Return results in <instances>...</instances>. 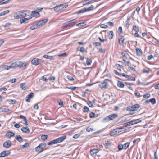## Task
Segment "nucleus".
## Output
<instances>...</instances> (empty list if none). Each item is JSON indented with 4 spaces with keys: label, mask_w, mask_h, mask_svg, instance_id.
<instances>
[{
    "label": "nucleus",
    "mask_w": 159,
    "mask_h": 159,
    "mask_svg": "<svg viewBox=\"0 0 159 159\" xmlns=\"http://www.w3.org/2000/svg\"><path fill=\"white\" fill-rule=\"evenodd\" d=\"M30 15V11L27 10L19 11L15 13L14 17L15 19H21L22 18L29 16Z\"/></svg>",
    "instance_id": "f257e3e1"
},
{
    "label": "nucleus",
    "mask_w": 159,
    "mask_h": 159,
    "mask_svg": "<svg viewBox=\"0 0 159 159\" xmlns=\"http://www.w3.org/2000/svg\"><path fill=\"white\" fill-rule=\"evenodd\" d=\"M66 138V136H63L60 137L54 140L50 141L48 143V145H51L54 144L60 143L63 141Z\"/></svg>",
    "instance_id": "f03ea898"
},
{
    "label": "nucleus",
    "mask_w": 159,
    "mask_h": 159,
    "mask_svg": "<svg viewBox=\"0 0 159 159\" xmlns=\"http://www.w3.org/2000/svg\"><path fill=\"white\" fill-rule=\"evenodd\" d=\"M11 65L12 68H14L17 67L21 68L24 66L26 67L27 66V63L26 62L23 63L21 61H19L13 62Z\"/></svg>",
    "instance_id": "7ed1b4c3"
},
{
    "label": "nucleus",
    "mask_w": 159,
    "mask_h": 159,
    "mask_svg": "<svg viewBox=\"0 0 159 159\" xmlns=\"http://www.w3.org/2000/svg\"><path fill=\"white\" fill-rule=\"evenodd\" d=\"M68 6V5L67 3L60 4L55 7L53 9L54 11L57 12L64 10Z\"/></svg>",
    "instance_id": "20e7f679"
},
{
    "label": "nucleus",
    "mask_w": 159,
    "mask_h": 159,
    "mask_svg": "<svg viewBox=\"0 0 159 159\" xmlns=\"http://www.w3.org/2000/svg\"><path fill=\"white\" fill-rule=\"evenodd\" d=\"M46 144L45 143H40L35 148V151L38 153L42 152L44 150V149L46 147Z\"/></svg>",
    "instance_id": "39448f33"
},
{
    "label": "nucleus",
    "mask_w": 159,
    "mask_h": 159,
    "mask_svg": "<svg viewBox=\"0 0 159 159\" xmlns=\"http://www.w3.org/2000/svg\"><path fill=\"white\" fill-rule=\"evenodd\" d=\"M118 117V115L116 114H112L106 117H105L103 120L104 122H107L109 121L112 120Z\"/></svg>",
    "instance_id": "423d86ee"
},
{
    "label": "nucleus",
    "mask_w": 159,
    "mask_h": 159,
    "mask_svg": "<svg viewBox=\"0 0 159 159\" xmlns=\"http://www.w3.org/2000/svg\"><path fill=\"white\" fill-rule=\"evenodd\" d=\"M107 81H111V80L109 79L104 80L103 82H102L101 83L99 84V87L102 89L106 88L108 85Z\"/></svg>",
    "instance_id": "0eeeda50"
},
{
    "label": "nucleus",
    "mask_w": 159,
    "mask_h": 159,
    "mask_svg": "<svg viewBox=\"0 0 159 159\" xmlns=\"http://www.w3.org/2000/svg\"><path fill=\"white\" fill-rule=\"evenodd\" d=\"M93 5H91L89 7L87 8H85L82 10H81L77 12L76 13L77 14H79L81 13H83L87 11H91L93 9Z\"/></svg>",
    "instance_id": "6e6552de"
},
{
    "label": "nucleus",
    "mask_w": 159,
    "mask_h": 159,
    "mask_svg": "<svg viewBox=\"0 0 159 159\" xmlns=\"http://www.w3.org/2000/svg\"><path fill=\"white\" fill-rule=\"evenodd\" d=\"M76 21V19H73L70 20V23H69L63 26H62V28L63 29H65L70 27H72L75 24Z\"/></svg>",
    "instance_id": "1a4fd4ad"
},
{
    "label": "nucleus",
    "mask_w": 159,
    "mask_h": 159,
    "mask_svg": "<svg viewBox=\"0 0 159 159\" xmlns=\"http://www.w3.org/2000/svg\"><path fill=\"white\" fill-rule=\"evenodd\" d=\"M43 62V61L41 59L37 58H34L32 60L31 63L33 65L37 66Z\"/></svg>",
    "instance_id": "9d476101"
},
{
    "label": "nucleus",
    "mask_w": 159,
    "mask_h": 159,
    "mask_svg": "<svg viewBox=\"0 0 159 159\" xmlns=\"http://www.w3.org/2000/svg\"><path fill=\"white\" fill-rule=\"evenodd\" d=\"M32 18L31 16H28L27 18H22L20 19V22L21 24L22 23H27L28 22V21Z\"/></svg>",
    "instance_id": "9b49d317"
},
{
    "label": "nucleus",
    "mask_w": 159,
    "mask_h": 159,
    "mask_svg": "<svg viewBox=\"0 0 159 159\" xmlns=\"http://www.w3.org/2000/svg\"><path fill=\"white\" fill-rule=\"evenodd\" d=\"M12 145L11 142L9 140L5 141L3 144V146L4 147L9 148Z\"/></svg>",
    "instance_id": "f8f14e48"
},
{
    "label": "nucleus",
    "mask_w": 159,
    "mask_h": 159,
    "mask_svg": "<svg viewBox=\"0 0 159 159\" xmlns=\"http://www.w3.org/2000/svg\"><path fill=\"white\" fill-rule=\"evenodd\" d=\"M11 153V152L9 150H5L2 151L0 153L1 157H4L6 156H7L10 155Z\"/></svg>",
    "instance_id": "ddd939ff"
},
{
    "label": "nucleus",
    "mask_w": 159,
    "mask_h": 159,
    "mask_svg": "<svg viewBox=\"0 0 159 159\" xmlns=\"http://www.w3.org/2000/svg\"><path fill=\"white\" fill-rule=\"evenodd\" d=\"M125 38L123 36H121L120 38H118V42L120 45L123 46L124 44V40Z\"/></svg>",
    "instance_id": "4468645a"
},
{
    "label": "nucleus",
    "mask_w": 159,
    "mask_h": 159,
    "mask_svg": "<svg viewBox=\"0 0 159 159\" xmlns=\"http://www.w3.org/2000/svg\"><path fill=\"white\" fill-rule=\"evenodd\" d=\"M34 93H31L28 94L25 98V100L26 101L28 102H30V101L31 99L34 97Z\"/></svg>",
    "instance_id": "2eb2a0df"
},
{
    "label": "nucleus",
    "mask_w": 159,
    "mask_h": 159,
    "mask_svg": "<svg viewBox=\"0 0 159 159\" xmlns=\"http://www.w3.org/2000/svg\"><path fill=\"white\" fill-rule=\"evenodd\" d=\"M40 15L37 10L32 11L30 16L35 17H38L40 16Z\"/></svg>",
    "instance_id": "dca6fc26"
},
{
    "label": "nucleus",
    "mask_w": 159,
    "mask_h": 159,
    "mask_svg": "<svg viewBox=\"0 0 159 159\" xmlns=\"http://www.w3.org/2000/svg\"><path fill=\"white\" fill-rule=\"evenodd\" d=\"M140 107V105L138 104H136L131 106L133 111L138 110V109Z\"/></svg>",
    "instance_id": "f3484780"
},
{
    "label": "nucleus",
    "mask_w": 159,
    "mask_h": 159,
    "mask_svg": "<svg viewBox=\"0 0 159 159\" xmlns=\"http://www.w3.org/2000/svg\"><path fill=\"white\" fill-rule=\"evenodd\" d=\"M99 152V150L97 149H94L90 150V153L92 155L96 154Z\"/></svg>",
    "instance_id": "a211bd4d"
},
{
    "label": "nucleus",
    "mask_w": 159,
    "mask_h": 159,
    "mask_svg": "<svg viewBox=\"0 0 159 159\" xmlns=\"http://www.w3.org/2000/svg\"><path fill=\"white\" fill-rule=\"evenodd\" d=\"M117 129H116L113 130L111 132L110 135L111 136H113L119 133V131H117Z\"/></svg>",
    "instance_id": "6ab92c4d"
},
{
    "label": "nucleus",
    "mask_w": 159,
    "mask_h": 159,
    "mask_svg": "<svg viewBox=\"0 0 159 159\" xmlns=\"http://www.w3.org/2000/svg\"><path fill=\"white\" fill-rule=\"evenodd\" d=\"M21 130L24 132L26 134H28L30 132V130L28 128L26 127H22Z\"/></svg>",
    "instance_id": "aec40b11"
},
{
    "label": "nucleus",
    "mask_w": 159,
    "mask_h": 159,
    "mask_svg": "<svg viewBox=\"0 0 159 159\" xmlns=\"http://www.w3.org/2000/svg\"><path fill=\"white\" fill-rule=\"evenodd\" d=\"M117 85L119 87L122 88L124 87L125 86L123 82L119 80L117 81Z\"/></svg>",
    "instance_id": "412c9836"
},
{
    "label": "nucleus",
    "mask_w": 159,
    "mask_h": 159,
    "mask_svg": "<svg viewBox=\"0 0 159 159\" xmlns=\"http://www.w3.org/2000/svg\"><path fill=\"white\" fill-rule=\"evenodd\" d=\"M16 140L20 143L22 142L23 139L20 135H17L15 137Z\"/></svg>",
    "instance_id": "4be33fe9"
},
{
    "label": "nucleus",
    "mask_w": 159,
    "mask_h": 159,
    "mask_svg": "<svg viewBox=\"0 0 159 159\" xmlns=\"http://www.w3.org/2000/svg\"><path fill=\"white\" fill-rule=\"evenodd\" d=\"M114 36V33L113 31H110L109 32V33L108 35V37L109 39H112Z\"/></svg>",
    "instance_id": "5701e85b"
},
{
    "label": "nucleus",
    "mask_w": 159,
    "mask_h": 159,
    "mask_svg": "<svg viewBox=\"0 0 159 159\" xmlns=\"http://www.w3.org/2000/svg\"><path fill=\"white\" fill-rule=\"evenodd\" d=\"M2 68L6 70H8L10 68H12L11 67V65L10 66H8L6 65H3L2 66Z\"/></svg>",
    "instance_id": "b1692460"
},
{
    "label": "nucleus",
    "mask_w": 159,
    "mask_h": 159,
    "mask_svg": "<svg viewBox=\"0 0 159 159\" xmlns=\"http://www.w3.org/2000/svg\"><path fill=\"white\" fill-rule=\"evenodd\" d=\"M130 144V143L129 142H127L125 143L124 145H123V149H126L127 148H128Z\"/></svg>",
    "instance_id": "393cba45"
},
{
    "label": "nucleus",
    "mask_w": 159,
    "mask_h": 159,
    "mask_svg": "<svg viewBox=\"0 0 159 159\" xmlns=\"http://www.w3.org/2000/svg\"><path fill=\"white\" fill-rule=\"evenodd\" d=\"M133 123L132 121L129 122H128L125 123L123 124V125L125 127L130 126L133 125Z\"/></svg>",
    "instance_id": "a878e982"
},
{
    "label": "nucleus",
    "mask_w": 159,
    "mask_h": 159,
    "mask_svg": "<svg viewBox=\"0 0 159 159\" xmlns=\"http://www.w3.org/2000/svg\"><path fill=\"white\" fill-rule=\"evenodd\" d=\"M136 52L137 54L139 56H141L142 55V52L141 50L138 48H136Z\"/></svg>",
    "instance_id": "bb28decb"
},
{
    "label": "nucleus",
    "mask_w": 159,
    "mask_h": 159,
    "mask_svg": "<svg viewBox=\"0 0 159 159\" xmlns=\"http://www.w3.org/2000/svg\"><path fill=\"white\" fill-rule=\"evenodd\" d=\"M133 124H136L141 122V120L139 119H137L132 120Z\"/></svg>",
    "instance_id": "cd10ccee"
},
{
    "label": "nucleus",
    "mask_w": 159,
    "mask_h": 159,
    "mask_svg": "<svg viewBox=\"0 0 159 159\" xmlns=\"http://www.w3.org/2000/svg\"><path fill=\"white\" fill-rule=\"evenodd\" d=\"M20 87L23 90H25L27 89V87L25 84L22 83L20 84Z\"/></svg>",
    "instance_id": "c85d7f7f"
},
{
    "label": "nucleus",
    "mask_w": 159,
    "mask_h": 159,
    "mask_svg": "<svg viewBox=\"0 0 159 159\" xmlns=\"http://www.w3.org/2000/svg\"><path fill=\"white\" fill-rule=\"evenodd\" d=\"M91 1L90 0H85L83 3V6L86 5L87 4H89L91 3Z\"/></svg>",
    "instance_id": "c756f323"
},
{
    "label": "nucleus",
    "mask_w": 159,
    "mask_h": 159,
    "mask_svg": "<svg viewBox=\"0 0 159 159\" xmlns=\"http://www.w3.org/2000/svg\"><path fill=\"white\" fill-rule=\"evenodd\" d=\"M53 56H49L47 55H45L43 56V57L45 58L51 60L53 57Z\"/></svg>",
    "instance_id": "7c9ffc66"
},
{
    "label": "nucleus",
    "mask_w": 159,
    "mask_h": 159,
    "mask_svg": "<svg viewBox=\"0 0 159 159\" xmlns=\"http://www.w3.org/2000/svg\"><path fill=\"white\" fill-rule=\"evenodd\" d=\"M92 62L91 60L90 59L87 58L86 60V64L88 66L90 65Z\"/></svg>",
    "instance_id": "2f4dec72"
},
{
    "label": "nucleus",
    "mask_w": 159,
    "mask_h": 159,
    "mask_svg": "<svg viewBox=\"0 0 159 159\" xmlns=\"http://www.w3.org/2000/svg\"><path fill=\"white\" fill-rule=\"evenodd\" d=\"M48 137V135H43L41 136V139L44 140V141L46 140Z\"/></svg>",
    "instance_id": "473e14b6"
},
{
    "label": "nucleus",
    "mask_w": 159,
    "mask_h": 159,
    "mask_svg": "<svg viewBox=\"0 0 159 159\" xmlns=\"http://www.w3.org/2000/svg\"><path fill=\"white\" fill-rule=\"evenodd\" d=\"M89 111V108L86 106H84L83 111L84 112H88Z\"/></svg>",
    "instance_id": "72a5a7b5"
},
{
    "label": "nucleus",
    "mask_w": 159,
    "mask_h": 159,
    "mask_svg": "<svg viewBox=\"0 0 159 159\" xmlns=\"http://www.w3.org/2000/svg\"><path fill=\"white\" fill-rule=\"evenodd\" d=\"M44 24V23L43 22L42 20L39 21L38 23L36 24L38 26H42Z\"/></svg>",
    "instance_id": "f704fd0d"
},
{
    "label": "nucleus",
    "mask_w": 159,
    "mask_h": 159,
    "mask_svg": "<svg viewBox=\"0 0 159 159\" xmlns=\"http://www.w3.org/2000/svg\"><path fill=\"white\" fill-rule=\"evenodd\" d=\"M85 25H86V23L83 22L77 24L76 25V26H84Z\"/></svg>",
    "instance_id": "c9c22d12"
},
{
    "label": "nucleus",
    "mask_w": 159,
    "mask_h": 159,
    "mask_svg": "<svg viewBox=\"0 0 159 159\" xmlns=\"http://www.w3.org/2000/svg\"><path fill=\"white\" fill-rule=\"evenodd\" d=\"M149 100V102H151V103L152 104H154L156 103V100L155 98L151 99Z\"/></svg>",
    "instance_id": "e433bc0d"
},
{
    "label": "nucleus",
    "mask_w": 159,
    "mask_h": 159,
    "mask_svg": "<svg viewBox=\"0 0 159 159\" xmlns=\"http://www.w3.org/2000/svg\"><path fill=\"white\" fill-rule=\"evenodd\" d=\"M123 145L122 144H121V143L119 144L118 146V150L119 151L123 149Z\"/></svg>",
    "instance_id": "4c0bfd02"
},
{
    "label": "nucleus",
    "mask_w": 159,
    "mask_h": 159,
    "mask_svg": "<svg viewBox=\"0 0 159 159\" xmlns=\"http://www.w3.org/2000/svg\"><path fill=\"white\" fill-rule=\"evenodd\" d=\"M29 146V143H25L24 145H22L21 146V148L24 149L27 148Z\"/></svg>",
    "instance_id": "58836bf2"
},
{
    "label": "nucleus",
    "mask_w": 159,
    "mask_h": 159,
    "mask_svg": "<svg viewBox=\"0 0 159 159\" xmlns=\"http://www.w3.org/2000/svg\"><path fill=\"white\" fill-rule=\"evenodd\" d=\"M7 133L9 137H11L14 135V133L11 131L8 132Z\"/></svg>",
    "instance_id": "ea45409f"
},
{
    "label": "nucleus",
    "mask_w": 159,
    "mask_h": 159,
    "mask_svg": "<svg viewBox=\"0 0 159 159\" xmlns=\"http://www.w3.org/2000/svg\"><path fill=\"white\" fill-rule=\"evenodd\" d=\"M133 30L135 32H138L139 31V28L136 25H134L133 27Z\"/></svg>",
    "instance_id": "a19ab883"
},
{
    "label": "nucleus",
    "mask_w": 159,
    "mask_h": 159,
    "mask_svg": "<svg viewBox=\"0 0 159 159\" xmlns=\"http://www.w3.org/2000/svg\"><path fill=\"white\" fill-rule=\"evenodd\" d=\"M11 24L9 23H7L4 26V28L6 29H7L10 26Z\"/></svg>",
    "instance_id": "79ce46f5"
},
{
    "label": "nucleus",
    "mask_w": 159,
    "mask_h": 159,
    "mask_svg": "<svg viewBox=\"0 0 159 159\" xmlns=\"http://www.w3.org/2000/svg\"><path fill=\"white\" fill-rule=\"evenodd\" d=\"M57 102L59 105L62 106L63 105V102L61 99H58Z\"/></svg>",
    "instance_id": "37998d69"
},
{
    "label": "nucleus",
    "mask_w": 159,
    "mask_h": 159,
    "mask_svg": "<svg viewBox=\"0 0 159 159\" xmlns=\"http://www.w3.org/2000/svg\"><path fill=\"white\" fill-rule=\"evenodd\" d=\"M38 27V26L36 25V24L35 25H33L30 27V29L32 30H34L35 29L37 28Z\"/></svg>",
    "instance_id": "c03bdc74"
},
{
    "label": "nucleus",
    "mask_w": 159,
    "mask_h": 159,
    "mask_svg": "<svg viewBox=\"0 0 159 159\" xmlns=\"http://www.w3.org/2000/svg\"><path fill=\"white\" fill-rule=\"evenodd\" d=\"M93 44L95 46H100L101 45V44L100 43L98 42H95L93 43Z\"/></svg>",
    "instance_id": "a18cd8bd"
},
{
    "label": "nucleus",
    "mask_w": 159,
    "mask_h": 159,
    "mask_svg": "<svg viewBox=\"0 0 159 159\" xmlns=\"http://www.w3.org/2000/svg\"><path fill=\"white\" fill-rule=\"evenodd\" d=\"M100 27H101L102 28H105V29L107 28L108 27L107 25H106L104 24H102L101 25H100Z\"/></svg>",
    "instance_id": "49530a36"
},
{
    "label": "nucleus",
    "mask_w": 159,
    "mask_h": 159,
    "mask_svg": "<svg viewBox=\"0 0 159 159\" xmlns=\"http://www.w3.org/2000/svg\"><path fill=\"white\" fill-rule=\"evenodd\" d=\"M95 113L93 112H92L89 114V116L90 118L94 117Z\"/></svg>",
    "instance_id": "de8ad7c7"
},
{
    "label": "nucleus",
    "mask_w": 159,
    "mask_h": 159,
    "mask_svg": "<svg viewBox=\"0 0 159 159\" xmlns=\"http://www.w3.org/2000/svg\"><path fill=\"white\" fill-rule=\"evenodd\" d=\"M67 78L69 79V80H71V81H73L74 80V79L73 78V77H72V76H71L70 75H68L67 76Z\"/></svg>",
    "instance_id": "09e8293b"
},
{
    "label": "nucleus",
    "mask_w": 159,
    "mask_h": 159,
    "mask_svg": "<svg viewBox=\"0 0 159 159\" xmlns=\"http://www.w3.org/2000/svg\"><path fill=\"white\" fill-rule=\"evenodd\" d=\"M126 110L129 111H133L132 108L131 106H129L127 107L126 108Z\"/></svg>",
    "instance_id": "8fccbe9b"
},
{
    "label": "nucleus",
    "mask_w": 159,
    "mask_h": 159,
    "mask_svg": "<svg viewBox=\"0 0 159 159\" xmlns=\"http://www.w3.org/2000/svg\"><path fill=\"white\" fill-rule=\"evenodd\" d=\"M129 80H130V81H135V77H132V76H131V77L129 76Z\"/></svg>",
    "instance_id": "3c124183"
},
{
    "label": "nucleus",
    "mask_w": 159,
    "mask_h": 159,
    "mask_svg": "<svg viewBox=\"0 0 159 159\" xmlns=\"http://www.w3.org/2000/svg\"><path fill=\"white\" fill-rule=\"evenodd\" d=\"M67 88L68 89H71L72 90H74L76 89V87H67Z\"/></svg>",
    "instance_id": "603ef678"
},
{
    "label": "nucleus",
    "mask_w": 159,
    "mask_h": 159,
    "mask_svg": "<svg viewBox=\"0 0 159 159\" xmlns=\"http://www.w3.org/2000/svg\"><path fill=\"white\" fill-rule=\"evenodd\" d=\"M150 94H149V93L144 94L143 96V97L144 98H149L150 97Z\"/></svg>",
    "instance_id": "864d4df0"
},
{
    "label": "nucleus",
    "mask_w": 159,
    "mask_h": 159,
    "mask_svg": "<svg viewBox=\"0 0 159 159\" xmlns=\"http://www.w3.org/2000/svg\"><path fill=\"white\" fill-rule=\"evenodd\" d=\"M118 30L119 31V34L120 35L122 33V27H120L118 28Z\"/></svg>",
    "instance_id": "5fc2aeb1"
},
{
    "label": "nucleus",
    "mask_w": 159,
    "mask_h": 159,
    "mask_svg": "<svg viewBox=\"0 0 159 159\" xmlns=\"http://www.w3.org/2000/svg\"><path fill=\"white\" fill-rule=\"evenodd\" d=\"M115 66L117 67H119V68H122V69H123V66L122 65H121L120 64H116L115 65Z\"/></svg>",
    "instance_id": "6e6d98bb"
},
{
    "label": "nucleus",
    "mask_w": 159,
    "mask_h": 159,
    "mask_svg": "<svg viewBox=\"0 0 159 159\" xmlns=\"http://www.w3.org/2000/svg\"><path fill=\"white\" fill-rule=\"evenodd\" d=\"M154 159H158V155L157 154L156 151L154 152Z\"/></svg>",
    "instance_id": "4d7b16f0"
},
{
    "label": "nucleus",
    "mask_w": 159,
    "mask_h": 159,
    "mask_svg": "<svg viewBox=\"0 0 159 159\" xmlns=\"http://www.w3.org/2000/svg\"><path fill=\"white\" fill-rule=\"evenodd\" d=\"M105 144L106 146H109L111 145V143L108 141H105Z\"/></svg>",
    "instance_id": "13d9d810"
},
{
    "label": "nucleus",
    "mask_w": 159,
    "mask_h": 159,
    "mask_svg": "<svg viewBox=\"0 0 159 159\" xmlns=\"http://www.w3.org/2000/svg\"><path fill=\"white\" fill-rule=\"evenodd\" d=\"M107 24L110 26H113L114 25V23L112 22H109L107 23Z\"/></svg>",
    "instance_id": "bf43d9fd"
},
{
    "label": "nucleus",
    "mask_w": 159,
    "mask_h": 159,
    "mask_svg": "<svg viewBox=\"0 0 159 159\" xmlns=\"http://www.w3.org/2000/svg\"><path fill=\"white\" fill-rule=\"evenodd\" d=\"M84 51H85V48L84 47H80V51L81 52H83Z\"/></svg>",
    "instance_id": "052dcab7"
},
{
    "label": "nucleus",
    "mask_w": 159,
    "mask_h": 159,
    "mask_svg": "<svg viewBox=\"0 0 159 159\" xmlns=\"http://www.w3.org/2000/svg\"><path fill=\"white\" fill-rule=\"evenodd\" d=\"M16 79H11L9 81L10 82H11V83H14L16 82Z\"/></svg>",
    "instance_id": "680f3d73"
},
{
    "label": "nucleus",
    "mask_w": 159,
    "mask_h": 159,
    "mask_svg": "<svg viewBox=\"0 0 159 159\" xmlns=\"http://www.w3.org/2000/svg\"><path fill=\"white\" fill-rule=\"evenodd\" d=\"M80 136V134H75L73 136V138L74 139H77Z\"/></svg>",
    "instance_id": "e2e57ef3"
},
{
    "label": "nucleus",
    "mask_w": 159,
    "mask_h": 159,
    "mask_svg": "<svg viewBox=\"0 0 159 159\" xmlns=\"http://www.w3.org/2000/svg\"><path fill=\"white\" fill-rule=\"evenodd\" d=\"M10 102H11L10 104H14L16 102V101L15 100H11L10 101Z\"/></svg>",
    "instance_id": "0e129e2a"
},
{
    "label": "nucleus",
    "mask_w": 159,
    "mask_h": 159,
    "mask_svg": "<svg viewBox=\"0 0 159 159\" xmlns=\"http://www.w3.org/2000/svg\"><path fill=\"white\" fill-rule=\"evenodd\" d=\"M20 118L21 119H22L24 120H27L26 117L24 116L21 115L20 116Z\"/></svg>",
    "instance_id": "69168bd1"
},
{
    "label": "nucleus",
    "mask_w": 159,
    "mask_h": 159,
    "mask_svg": "<svg viewBox=\"0 0 159 159\" xmlns=\"http://www.w3.org/2000/svg\"><path fill=\"white\" fill-rule=\"evenodd\" d=\"M87 104H88V105H89V106L90 107H92V108H93V107L94 106H93V104H92L91 103V102H89L88 103H87Z\"/></svg>",
    "instance_id": "338daca9"
},
{
    "label": "nucleus",
    "mask_w": 159,
    "mask_h": 159,
    "mask_svg": "<svg viewBox=\"0 0 159 159\" xmlns=\"http://www.w3.org/2000/svg\"><path fill=\"white\" fill-rule=\"evenodd\" d=\"M153 58V56L152 55H149L147 57V59L148 60H150Z\"/></svg>",
    "instance_id": "774afa93"
}]
</instances>
